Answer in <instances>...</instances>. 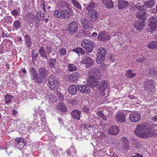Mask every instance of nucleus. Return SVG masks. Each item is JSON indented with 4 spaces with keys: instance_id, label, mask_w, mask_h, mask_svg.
Returning <instances> with one entry per match:
<instances>
[{
    "instance_id": "9b49d317",
    "label": "nucleus",
    "mask_w": 157,
    "mask_h": 157,
    "mask_svg": "<svg viewBox=\"0 0 157 157\" xmlns=\"http://www.w3.org/2000/svg\"><path fill=\"white\" fill-rule=\"evenodd\" d=\"M78 90L81 92L84 93L89 94L90 93L91 90L87 85H78Z\"/></svg>"
},
{
    "instance_id": "20e7f679",
    "label": "nucleus",
    "mask_w": 157,
    "mask_h": 157,
    "mask_svg": "<svg viewBox=\"0 0 157 157\" xmlns=\"http://www.w3.org/2000/svg\"><path fill=\"white\" fill-rule=\"evenodd\" d=\"M97 88L101 92L100 93L101 96L104 95V91L107 88L108 84L107 82L105 81H102L101 82L98 81Z\"/></svg>"
},
{
    "instance_id": "e2e57ef3",
    "label": "nucleus",
    "mask_w": 157,
    "mask_h": 157,
    "mask_svg": "<svg viewBox=\"0 0 157 157\" xmlns=\"http://www.w3.org/2000/svg\"><path fill=\"white\" fill-rule=\"evenodd\" d=\"M34 82L38 83H40L42 82V79H34Z\"/></svg>"
},
{
    "instance_id": "6ab92c4d",
    "label": "nucleus",
    "mask_w": 157,
    "mask_h": 157,
    "mask_svg": "<svg viewBox=\"0 0 157 157\" xmlns=\"http://www.w3.org/2000/svg\"><path fill=\"white\" fill-rule=\"evenodd\" d=\"M118 132V128L116 126H114L110 127L108 130V132L109 134L117 135Z\"/></svg>"
},
{
    "instance_id": "ddd939ff",
    "label": "nucleus",
    "mask_w": 157,
    "mask_h": 157,
    "mask_svg": "<svg viewBox=\"0 0 157 157\" xmlns=\"http://www.w3.org/2000/svg\"><path fill=\"white\" fill-rule=\"evenodd\" d=\"M15 141L16 146L19 149H20L23 148L25 145L26 142L21 138H16Z\"/></svg>"
},
{
    "instance_id": "4be33fe9",
    "label": "nucleus",
    "mask_w": 157,
    "mask_h": 157,
    "mask_svg": "<svg viewBox=\"0 0 157 157\" xmlns=\"http://www.w3.org/2000/svg\"><path fill=\"white\" fill-rule=\"evenodd\" d=\"M61 18L63 19H68L70 16V13L67 10H63L61 11Z\"/></svg>"
},
{
    "instance_id": "39448f33",
    "label": "nucleus",
    "mask_w": 157,
    "mask_h": 157,
    "mask_svg": "<svg viewBox=\"0 0 157 157\" xmlns=\"http://www.w3.org/2000/svg\"><path fill=\"white\" fill-rule=\"evenodd\" d=\"M149 27L150 28L148 31H155L157 27V19L153 17L149 18Z\"/></svg>"
},
{
    "instance_id": "58836bf2",
    "label": "nucleus",
    "mask_w": 157,
    "mask_h": 157,
    "mask_svg": "<svg viewBox=\"0 0 157 157\" xmlns=\"http://www.w3.org/2000/svg\"><path fill=\"white\" fill-rule=\"evenodd\" d=\"M39 73L40 75L41 76V77H44L46 73V69L44 67L40 68L39 69Z\"/></svg>"
},
{
    "instance_id": "4c0bfd02",
    "label": "nucleus",
    "mask_w": 157,
    "mask_h": 157,
    "mask_svg": "<svg viewBox=\"0 0 157 157\" xmlns=\"http://www.w3.org/2000/svg\"><path fill=\"white\" fill-rule=\"evenodd\" d=\"M76 153L75 150L73 147H70L67 151L68 154L69 155H72L73 156L75 155Z\"/></svg>"
},
{
    "instance_id": "f704fd0d",
    "label": "nucleus",
    "mask_w": 157,
    "mask_h": 157,
    "mask_svg": "<svg viewBox=\"0 0 157 157\" xmlns=\"http://www.w3.org/2000/svg\"><path fill=\"white\" fill-rule=\"evenodd\" d=\"M98 71L92 73L90 71L88 74V78H97L98 77Z\"/></svg>"
},
{
    "instance_id": "bb28decb",
    "label": "nucleus",
    "mask_w": 157,
    "mask_h": 157,
    "mask_svg": "<svg viewBox=\"0 0 157 157\" xmlns=\"http://www.w3.org/2000/svg\"><path fill=\"white\" fill-rule=\"evenodd\" d=\"M14 98L12 95L7 94L5 97V100L6 103H9L13 100Z\"/></svg>"
},
{
    "instance_id": "a18cd8bd",
    "label": "nucleus",
    "mask_w": 157,
    "mask_h": 157,
    "mask_svg": "<svg viewBox=\"0 0 157 157\" xmlns=\"http://www.w3.org/2000/svg\"><path fill=\"white\" fill-rule=\"evenodd\" d=\"M67 52V50L65 48H61L59 50V54L60 56L65 55Z\"/></svg>"
},
{
    "instance_id": "5fc2aeb1",
    "label": "nucleus",
    "mask_w": 157,
    "mask_h": 157,
    "mask_svg": "<svg viewBox=\"0 0 157 157\" xmlns=\"http://www.w3.org/2000/svg\"><path fill=\"white\" fill-rule=\"evenodd\" d=\"M40 5L41 8L44 11H45V5L44 3V0L41 1Z\"/></svg>"
},
{
    "instance_id": "de8ad7c7",
    "label": "nucleus",
    "mask_w": 157,
    "mask_h": 157,
    "mask_svg": "<svg viewBox=\"0 0 157 157\" xmlns=\"http://www.w3.org/2000/svg\"><path fill=\"white\" fill-rule=\"evenodd\" d=\"M90 44V40L86 39L83 40L82 41L81 45L83 48H85L86 47L87 44Z\"/></svg>"
},
{
    "instance_id": "423d86ee",
    "label": "nucleus",
    "mask_w": 157,
    "mask_h": 157,
    "mask_svg": "<svg viewBox=\"0 0 157 157\" xmlns=\"http://www.w3.org/2000/svg\"><path fill=\"white\" fill-rule=\"evenodd\" d=\"M128 142L127 139L125 137L122 138V142L118 145L119 149L123 151H126L128 149Z\"/></svg>"
},
{
    "instance_id": "13d9d810",
    "label": "nucleus",
    "mask_w": 157,
    "mask_h": 157,
    "mask_svg": "<svg viewBox=\"0 0 157 157\" xmlns=\"http://www.w3.org/2000/svg\"><path fill=\"white\" fill-rule=\"evenodd\" d=\"M11 13L13 16H16L18 14L19 12L16 10H14L11 11Z\"/></svg>"
},
{
    "instance_id": "e433bc0d",
    "label": "nucleus",
    "mask_w": 157,
    "mask_h": 157,
    "mask_svg": "<svg viewBox=\"0 0 157 157\" xmlns=\"http://www.w3.org/2000/svg\"><path fill=\"white\" fill-rule=\"evenodd\" d=\"M146 82L144 83V84L145 86V90L150 92L154 89V86L153 85L149 83L147 84V85H146Z\"/></svg>"
},
{
    "instance_id": "f3484780",
    "label": "nucleus",
    "mask_w": 157,
    "mask_h": 157,
    "mask_svg": "<svg viewBox=\"0 0 157 157\" xmlns=\"http://www.w3.org/2000/svg\"><path fill=\"white\" fill-rule=\"evenodd\" d=\"M82 26L85 28L89 29L90 27V22L88 20L85 18H83L80 21Z\"/></svg>"
},
{
    "instance_id": "6e6552de",
    "label": "nucleus",
    "mask_w": 157,
    "mask_h": 157,
    "mask_svg": "<svg viewBox=\"0 0 157 157\" xmlns=\"http://www.w3.org/2000/svg\"><path fill=\"white\" fill-rule=\"evenodd\" d=\"M88 14L90 21L93 22L96 21L99 16L98 12L94 10L88 11Z\"/></svg>"
},
{
    "instance_id": "3c124183",
    "label": "nucleus",
    "mask_w": 157,
    "mask_h": 157,
    "mask_svg": "<svg viewBox=\"0 0 157 157\" xmlns=\"http://www.w3.org/2000/svg\"><path fill=\"white\" fill-rule=\"evenodd\" d=\"M96 6V5L94 4L93 2H90L87 7V10L88 11H91L92 9L94 8Z\"/></svg>"
},
{
    "instance_id": "c85d7f7f",
    "label": "nucleus",
    "mask_w": 157,
    "mask_h": 157,
    "mask_svg": "<svg viewBox=\"0 0 157 157\" xmlns=\"http://www.w3.org/2000/svg\"><path fill=\"white\" fill-rule=\"evenodd\" d=\"M72 51L76 53L79 55H82L84 53L83 50L81 48H76L72 50Z\"/></svg>"
},
{
    "instance_id": "b1692460",
    "label": "nucleus",
    "mask_w": 157,
    "mask_h": 157,
    "mask_svg": "<svg viewBox=\"0 0 157 157\" xmlns=\"http://www.w3.org/2000/svg\"><path fill=\"white\" fill-rule=\"evenodd\" d=\"M144 5L147 8L152 7L155 5V1L153 0H148L144 2Z\"/></svg>"
},
{
    "instance_id": "dca6fc26",
    "label": "nucleus",
    "mask_w": 157,
    "mask_h": 157,
    "mask_svg": "<svg viewBox=\"0 0 157 157\" xmlns=\"http://www.w3.org/2000/svg\"><path fill=\"white\" fill-rule=\"evenodd\" d=\"M134 26L138 30H140L143 28L144 26V22L142 20L136 21L134 22Z\"/></svg>"
},
{
    "instance_id": "a19ab883",
    "label": "nucleus",
    "mask_w": 157,
    "mask_h": 157,
    "mask_svg": "<svg viewBox=\"0 0 157 157\" xmlns=\"http://www.w3.org/2000/svg\"><path fill=\"white\" fill-rule=\"evenodd\" d=\"M97 115L99 119H101L102 118L105 121L107 119L106 117L105 116L102 111H98L97 113Z\"/></svg>"
},
{
    "instance_id": "7c9ffc66",
    "label": "nucleus",
    "mask_w": 157,
    "mask_h": 157,
    "mask_svg": "<svg viewBox=\"0 0 157 157\" xmlns=\"http://www.w3.org/2000/svg\"><path fill=\"white\" fill-rule=\"evenodd\" d=\"M105 56L97 55L96 61L97 63L100 64L105 60Z\"/></svg>"
},
{
    "instance_id": "09e8293b",
    "label": "nucleus",
    "mask_w": 157,
    "mask_h": 157,
    "mask_svg": "<svg viewBox=\"0 0 157 157\" xmlns=\"http://www.w3.org/2000/svg\"><path fill=\"white\" fill-rule=\"evenodd\" d=\"M73 4L77 8L81 9L82 7L79 3L76 0H71Z\"/></svg>"
},
{
    "instance_id": "5701e85b",
    "label": "nucleus",
    "mask_w": 157,
    "mask_h": 157,
    "mask_svg": "<svg viewBox=\"0 0 157 157\" xmlns=\"http://www.w3.org/2000/svg\"><path fill=\"white\" fill-rule=\"evenodd\" d=\"M68 90L70 94L72 95H74L76 93L77 89L75 85H72L68 87Z\"/></svg>"
},
{
    "instance_id": "2f4dec72",
    "label": "nucleus",
    "mask_w": 157,
    "mask_h": 157,
    "mask_svg": "<svg viewBox=\"0 0 157 157\" xmlns=\"http://www.w3.org/2000/svg\"><path fill=\"white\" fill-rule=\"evenodd\" d=\"M57 109L63 112L66 111V107L65 105L62 103H59L57 106Z\"/></svg>"
},
{
    "instance_id": "79ce46f5",
    "label": "nucleus",
    "mask_w": 157,
    "mask_h": 157,
    "mask_svg": "<svg viewBox=\"0 0 157 157\" xmlns=\"http://www.w3.org/2000/svg\"><path fill=\"white\" fill-rule=\"evenodd\" d=\"M69 68L68 70L70 71H73L77 69V67L75 64H69L68 65Z\"/></svg>"
},
{
    "instance_id": "393cba45",
    "label": "nucleus",
    "mask_w": 157,
    "mask_h": 157,
    "mask_svg": "<svg viewBox=\"0 0 157 157\" xmlns=\"http://www.w3.org/2000/svg\"><path fill=\"white\" fill-rule=\"evenodd\" d=\"M103 2L107 8H111L113 7V2L111 0H103Z\"/></svg>"
},
{
    "instance_id": "c756f323",
    "label": "nucleus",
    "mask_w": 157,
    "mask_h": 157,
    "mask_svg": "<svg viewBox=\"0 0 157 157\" xmlns=\"http://www.w3.org/2000/svg\"><path fill=\"white\" fill-rule=\"evenodd\" d=\"M29 71L30 72L31 75L34 78H37L38 74L34 68L32 67L30 68Z\"/></svg>"
},
{
    "instance_id": "ea45409f",
    "label": "nucleus",
    "mask_w": 157,
    "mask_h": 157,
    "mask_svg": "<svg viewBox=\"0 0 157 157\" xmlns=\"http://www.w3.org/2000/svg\"><path fill=\"white\" fill-rule=\"evenodd\" d=\"M149 74L152 77L155 76L157 75V71L155 68H151L149 71Z\"/></svg>"
},
{
    "instance_id": "1a4fd4ad",
    "label": "nucleus",
    "mask_w": 157,
    "mask_h": 157,
    "mask_svg": "<svg viewBox=\"0 0 157 157\" xmlns=\"http://www.w3.org/2000/svg\"><path fill=\"white\" fill-rule=\"evenodd\" d=\"M48 83L49 87L52 90H56L59 87V82L57 79H49Z\"/></svg>"
},
{
    "instance_id": "9d476101",
    "label": "nucleus",
    "mask_w": 157,
    "mask_h": 157,
    "mask_svg": "<svg viewBox=\"0 0 157 157\" xmlns=\"http://www.w3.org/2000/svg\"><path fill=\"white\" fill-rule=\"evenodd\" d=\"M136 7L139 10V11L136 14V16L141 20L145 14V12L143 10L144 6L142 5H136Z\"/></svg>"
},
{
    "instance_id": "69168bd1",
    "label": "nucleus",
    "mask_w": 157,
    "mask_h": 157,
    "mask_svg": "<svg viewBox=\"0 0 157 157\" xmlns=\"http://www.w3.org/2000/svg\"><path fill=\"white\" fill-rule=\"evenodd\" d=\"M83 111L85 112H87L89 111V109L88 107H87L86 106L84 107L83 108Z\"/></svg>"
},
{
    "instance_id": "f8f14e48",
    "label": "nucleus",
    "mask_w": 157,
    "mask_h": 157,
    "mask_svg": "<svg viewBox=\"0 0 157 157\" xmlns=\"http://www.w3.org/2000/svg\"><path fill=\"white\" fill-rule=\"evenodd\" d=\"M83 62L86 65V67H89L93 65L94 60L90 57H87L84 58Z\"/></svg>"
},
{
    "instance_id": "4d7b16f0",
    "label": "nucleus",
    "mask_w": 157,
    "mask_h": 157,
    "mask_svg": "<svg viewBox=\"0 0 157 157\" xmlns=\"http://www.w3.org/2000/svg\"><path fill=\"white\" fill-rule=\"evenodd\" d=\"M84 48L86 49L87 52L90 53L92 52L93 50V47L91 46L88 47V46H87Z\"/></svg>"
},
{
    "instance_id": "c9c22d12",
    "label": "nucleus",
    "mask_w": 157,
    "mask_h": 157,
    "mask_svg": "<svg viewBox=\"0 0 157 157\" xmlns=\"http://www.w3.org/2000/svg\"><path fill=\"white\" fill-rule=\"evenodd\" d=\"M39 54L41 56L44 57L45 59H47V56L43 47H41L39 49Z\"/></svg>"
},
{
    "instance_id": "0e129e2a",
    "label": "nucleus",
    "mask_w": 157,
    "mask_h": 157,
    "mask_svg": "<svg viewBox=\"0 0 157 157\" xmlns=\"http://www.w3.org/2000/svg\"><path fill=\"white\" fill-rule=\"evenodd\" d=\"M40 13L37 12L36 14V15L35 17L37 19H38L40 17H39L40 16Z\"/></svg>"
},
{
    "instance_id": "a878e982",
    "label": "nucleus",
    "mask_w": 157,
    "mask_h": 157,
    "mask_svg": "<svg viewBox=\"0 0 157 157\" xmlns=\"http://www.w3.org/2000/svg\"><path fill=\"white\" fill-rule=\"evenodd\" d=\"M136 75V73L132 70L127 71L125 74L126 77L129 78L133 77Z\"/></svg>"
},
{
    "instance_id": "338daca9",
    "label": "nucleus",
    "mask_w": 157,
    "mask_h": 157,
    "mask_svg": "<svg viewBox=\"0 0 157 157\" xmlns=\"http://www.w3.org/2000/svg\"><path fill=\"white\" fill-rule=\"evenodd\" d=\"M144 58H141L139 59H138V60L137 61V62H142L143 61H144Z\"/></svg>"
},
{
    "instance_id": "49530a36",
    "label": "nucleus",
    "mask_w": 157,
    "mask_h": 157,
    "mask_svg": "<svg viewBox=\"0 0 157 157\" xmlns=\"http://www.w3.org/2000/svg\"><path fill=\"white\" fill-rule=\"evenodd\" d=\"M56 61L54 59H51L49 61V66L51 67H55V64Z\"/></svg>"
},
{
    "instance_id": "052dcab7",
    "label": "nucleus",
    "mask_w": 157,
    "mask_h": 157,
    "mask_svg": "<svg viewBox=\"0 0 157 157\" xmlns=\"http://www.w3.org/2000/svg\"><path fill=\"white\" fill-rule=\"evenodd\" d=\"M151 120L155 122H157V116H155L151 117Z\"/></svg>"
},
{
    "instance_id": "680f3d73",
    "label": "nucleus",
    "mask_w": 157,
    "mask_h": 157,
    "mask_svg": "<svg viewBox=\"0 0 157 157\" xmlns=\"http://www.w3.org/2000/svg\"><path fill=\"white\" fill-rule=\"evenodd\" d=\"M12 112L13 114L15 116H16L17 115V112L14 109L12 110Z\"/></svg>"
},
{
    "instance_id": "412c9836",
    "label": "nucleus",
    "mask_w": 157,
    "mask_h": 157,
    "mask_svg": "<svg viewBox=\"0 0 157 157\" xmlns=\"http://www.w3.org/2000/svg\"><path fill=\"white\" fill-rule=\"evenodd\" d=\"M128 5V3L124 0H120L118 3V8L119 9H123L126 7Z\"/></svg>"
},
{
    "instance_id": "8fccbe9b",
    "label": "nucleus",
    "mask_w": 157,
    "mask_h": 157,
    "mask_svg": "<svg viewBox=\"0 0 157 157\" xmlns=\"http://www.w3.org/2000/svg\"><path fill=\"white\" fill-rule=\"evenodd\" d=\"M79 77V74L77 72L72 73L70 75V78H78Z\"/></svg>"
},
{
    "instance_id": "2eb2a0df",
    "label": "nucleus",
    "mask_w": 157,
    "mask_h": 157,
    "mask_svg": "<svg viewBox=\"0 0 157 157\" xmlns=\"http://www.w3.org/2000/svg\"><path fill=\"white\" fill-rule=\"evenodd\" d=\"M116 120L121 122H124L125 121V117L124 114L122 113H117L115 115Z\"/></svg>"
},
{
    "instance_id": "774afa93",
    "label": "nucleus",
    "mask_w": 157,
    "mask_h": 157,
    "mask_svg": "<svg viewBox=\"0 0 157 157\" xmlns=\"http://www.w3.org/2000/svg\"><path fill=\"white\" fill-rule=\"evenodd\" d=\"M132 157H142V156L139 154H136L135 155L132 156Z\"/></svg>"
},
{
    "instance_id": "bf43d9fd",
    "label": "nucleus",
    "mask_w": 157,
    "mask_h": 157,
    "mask_svg": "<svg viewBox=\"0 0 157 157\" xmlns=\"http://www.w3.org/2000/svg\"><path fill=\"white\" fill-rule=\"evenodd\" d=\"M38 53H35L34 52H32V58L33 59L36 58L38 57Z\"/></svg>"
},
{
    "instance_id": "473e14b6",
    "label": "nucleus",
    "mask_w": 157,
    "mask_h": 157,
    "mask_svg": "<svg viewBox=\"0 0 157 157\" xmlns=\"http://www.w3.org/2000/svg\"><path fill=\"white\" fill-rule=\"evenodd\" d=\"M106 53V52L105 48L103 47H101L99 49L97 55L105 56Z\"/></svg>"
},
{
    "instance_id": "864d4df0",
    "label": "nucleus",
    "mask_w": 157,
    "mask_h": 157,
    "mask_svg": "<svg viewBox=\"0 0 157 157\" xmlns=\"http://www.w3.org/2000/svg\"><path fill=\"white\" fill-rule=\"evenodd\" d=\"M78 100L76 98H73L70 101V103L72 105H74L78 103Z\"/></svg>"
},
{
    "instance_id": "37998d69",
    "label": "nucleus",
    "mask_w": 157,
    "mask_h": 157,
    "mask_svg": "<svg viewBox=\"0 0 157 157\" xmlns=\"http://www.w3.org/2000/svg\"><path fill=\"white\" fill-rule=\"evenodd\" d=\"M25 38L27 46L28 47H29L32 44L29 36L28 35H26L25 36Z\"/></svg>"
},
{
    "instance_id": "f257e3e1",
    "label": "nucleus",
    "mask_w": 157,
    "mask_h": 157,
    "mask_svg": "<svg viewBox=\"0 0 157 157\" xmlns=\"http://www.w3.org/2000/svg\"><path fill=\"white\" fill-rule=\"evenodd\" d=\"M136 135L138 137L143 138H148L151 134H156V129L153 130L151 125L149 128H147L144 125H138L135 131Z\"/></svg>"
},
{
    "instance_id": "72a5a7b5",
    "label": "nucleus",
    "mask_w": 157,
    "mask_h": 157,
    "mask_svg": "<svg viewBox=\"0 0 157 157\" xmlns=\"http://www.w3.org/2000/svg\"><path fill=\"white\" fill-rule=\"evenodd\" d=\"M147 46L149 49L157 48V41H154L150 42L147 45Z\"/></svg>"
},
{
    "instance_id": "f03ea898",
    "label": "nucleus",
    "mask_w": 157,
    "mask_h": 157,
    "mask_svg": "<svg viewBox=\"0 0 157 157\" xmlns=\"http://www.w3.org/2000/svg\"><path fill=\"white\" fill-rule=\"evenodd\" d=\"M97 38L100 41L105 42L110 40L111 38L110 35L108 33L101 31L99 33Z\"/></svg>"
},
{
    "instance_id": "cd10ccee",
    "label": "nucleus",
    "mask_w": 157,
    "mask_h": 157,
    "mask_svg": "<svg viewBox=\"0 0 157 157\" xmlns=\"http://www.w3.org/2000/svg\"><path fill=\"white\" fill-rule=\"evenodd\" d=\"M35 17L33 14L31 13H28L25 16V20L28 21H30L33 20Z\"/></svg>"
},
{
    "instance_id": "c03bdc74",
    "label": "nucleus",
    "mask_w": 157,
    "mask_h": 157,
    "mask_svg": "<svg viewBox=\"0 0 157 157\" xmlns=\"http://www.w3.org/2000/svg\"><path fill=\"white\" fill-rule=\"evenodd\" d=\"M13 24L14 27L16 29H19L21 25L20 21L18 20L15 21L13 22Z\"/></svg>"
},
{
    "instance_id": "7ed1b4c3",
    "label": "nucleus",
    "mask_w": 157,
    "mask_h": 157,
    "mask_svg": "<svg viewBox=\"0 0 157 157\" xmlns=\"http://www.w3.org/2000/svg\"><path fill=\"white\" fill-rule=\"evenodd\" d=\"M78 29V25L76 22L72 21L68 25L67 30L71 34H73L76 33Z\"/></svg>"
},
{
    "instance_id": "a211bd4d",
    "label": "nucleus",
    "mask_w": 157,
    "mask_h": 157,
    "mask_svg": "<svg viewBox=\"0 0 157 157\" xmlns=\"http://www.w3.org/2000/svg\"><path fill=\"white\" fill-rule=\"evenodd\" d=\"M87 84L92 88L95 87L98 84V79H88Z\"/></svg>"
},
{
    "instance_id": "6e6d98bb",
    "label": "nucleus",
    "mask_w": 157,
    "mask_h": 157,
    "mask_svg": "<svg viewBox=\"0 0 157 157\" xmlns=\"http://www.w3.org/2000/svg\"><path fill=\"white\" fill-rule=\"evenodd\" d=\"M108 65L106 64H105L104 63H102L101 65V67L102 68V71H105V69L107 68L108 67Z\"/></svg>"
},
{
    "instance_id": "603ef678",
    "label": "nucleus",
    "mask_w": 157,
    "mask_h": 157,
    "mask_svg": "<svg viewBox=\"0 0 157 157\" xmlns=\"http://www.w3.org/2000/svg\"><path fill=\"white\" fill-rule=\"evenodd\" d=\"M54 15L57 17L61 18V11L56 10L53 12Z\"/></svg>"
},
{
    "instance_id": "aec40b11",
    "label": "nucleus",
    "mask_w": 157,
    "mask_h": 157,
    "mask_svg": "<svg viewBox=\"0 0 157 157\" xmlns=\"http://www.w3.org/2000/svg\"><path fill=\"white\" fill-rule=\"evenodd\" d=\"M81 113V111L78 110H74L71 112L72 117L75 119L77 120H80Z\"/></svg>"
},
{
    "instance_id": "0eeeda50",
    "label": "nucleus",
    "mask_w": 157,
    "mask_h": 157,
    "mask_svg": "<svg viewBox=\"0 0 157 157\" xmlns=\"http://www.w3.org/2000/svg\"><path fill=\"white\" fill-rule=\"evenodd\" d=\"M141 118V115L138 112H135L132 113L129 115V119L132 122H136L139 121Z\"/></svg>"
},
{
    "instance_id": "4468645a",
    "label": "nucleus",
    "mask_w": 157,
    "mask_h": 157,
    "mask_svg": "<svg viewBox=\"0 0 157 157\" xmlns=\"http://www.w3.org/2000/svg\"><path fill=\"white\" fill-rule=\"evenodd\" d=\"M45 97L48 101L50 102H54L57 100L56 97L54 92L48 93Z\"/></svg>"
}]
</instances>
